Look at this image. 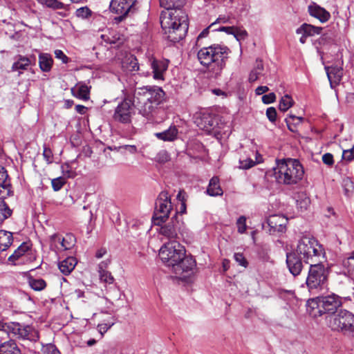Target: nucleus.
I'll use <instances>...</instances> for the list:
<instances>
[{
    "instance_id": "obj_1",
    "label": "nucleus",
    "mask_w": 354,
    "mask_h": 354,
    "mask_svg": "<svg viewBox=\"0 0 354 354\" xmlns=\"http://www.w3.org/2000/svg\"><path fill=\"white\" fill-rule=\"evenodd\" d=\"M165 93L158 86H144L135 89L133 101L129 95H125L123 100L115 109L113 118L122 124H129L135 115V107L144 117L149 118L153 116L158 106L165 101Z\"/></svg>"
},
{
    "instance_id": "obj_2",
    "label": "nucleus",
    "mask_w": 354,
    "mask_h": 354,
    "mask_svg": "<svg viewBox=\"0 0 354 354\" xmlns=\"http://www.w3.org/2000/svg\"><path fill=\"white\" fill-rule=\"evenodd\" d=\"M160 6L167 10L160 15V24L165 32L174 33L172 39L178 41L183 39L188 30V17L179 7L181 0H160Z\"/></svg>"
},
{
    "instance_id": "obj_3",
    "label": "nucleus",
    "mask_w": 354,
    "mask_h": 354,
    "mask_svg": "<svg viewBox=\"0 0 354 354\" xmlns=\"http://www.w3.org/2000/svg\"><path fill=\"white\" fill-rule=\"evenodd\" d=\"M230 50L225 46L213 44L200 49L198 59L214 77L219 76L225 66Z\"/></svg>"
},
{
    "instance_id": "obj_4",
    "label": "nucleus",
    "mask_w": 354,
    "mask_h": 354,
    "mask_svg": "<svg viewBox=\"0 0 354 354\" xmlns=\"http://www.w3.org/2000/svg\"><path fill=\"white\" fill-rule=\"evenodd\" d=\"M304 175L303 165L297 159L278 160L273 169V176L279 184L296 185L303 178Z\"/></svg>"
},
{
    "instance_id": "obj_5",
    "label": "nucleus",
    "mask_w": 354,
    "mask_h": 354,
    "mask_svg": "<svg viewBox=\"0 0 354 354\" xmlns=\"http://www.w3.org/2000/svg\"><path fill=\"white\" fill-rule=\"evenodd\" d=\"M309 265L306 284L311 294H317L327 287L328 272L320 262Z\"/></svg>"
},
{
    "instance_id": "obj_6",
    "label": "nucleus",
    "mask_w": 354,
    "mask_h": 354,
    "mask_svg": "<svg viewBox=\"0 0 354 354\" xmlns=\"http://www.w3.org/2000/svg\"><path fill=\"white\" fill-rule=\"evenodd\" d=\"M297 253L306 263L311 264L319 262L324 250L315 239L303 237L297 245Z\"/></svg>"
},
{
    "instance_id": "obj_7",
    "label": "nucleus",
    "mask_w": 354,
    "mask_h": 354,
    "mask_svg": "<svg viewBox=\"0 0 354 354\" xmlns=\"http://www.w3.org/2000/svg\"><path fill=\"white\" fill-rule=\"evenodd\" d=\"M185 247L176 241L165 243L159 250V257L162 263L172 270L184 257Z\"/></svg>"
},
{
    "instance_id": "obj_8",
    "label": "nucleus",
    "mask_w": 354,
    "mask_h": 354,
    "mask_svg": "<svg viewBox=\"0 0 354 354\" xmlns=\"http://www.w3.org/2000/svg\"><path fill=\"white\" fill-rule=\"evenodd\" d=\"M328 326L333 330L341 331L354 336V315L346 310H340L330 315L328 321Z\"/></svg>"
},
{
    "instance_id": "obj_9",
    "label": "nucleus",
    "mask_w": 354,
    "mask_h": 354,
    "mask_svg": "<svg viewBox=\"0 0 354 354\" xmlns=\"http://www.w3.org/2000/svg\"><path fill=\"white\" fill-rule=\"evenodd\" d=\"M309 304L313 308H317L319 315L325 313L334 315L337 308L342 306V300L338 295L332 293L326 296L322 295L312 299Z\"/></svg>"
},
{
    "instance_id": "obj_10",
    "label": "nucleus",
    "mask_w": 354,
    "mask_h": 354,
    "mask_svg": "<svg viewBox=\"0 0 354 354\" xmlns=\"http://www.w3.org/2000/svg\"><path fill=\"white\" fill-rule=\"evenodd\" d=\"M172 205L169 194L167 192L160 193L156 201L153 219L156 225H160L169 217Z\"/></svg>"
},
{
    "instance_id": "obj_11",
    "label": "nucleus",
    "mask_w": 354,
    "mask_h": 354,
    "mask_svg": "<svg viewBox=\"0 0 354 354\" xmlns=\"http://www.w3.org/2000/svg\"><path fill=\"white\" fill-rule=\"evenodd\" d=\"M10 334L18 339L37 342L39 338L38 331L30 325H22L17 322H10Z\"/></svg>"
},
{
    "instance_id": "obj_12",
    "label": "nucleus",
    "mask_w": 354,
    "mask_h": 354,
    "mask_svg": "<svg viewBox=\"0 0 354 354\" xmlns=\"http://www.w3.org/2000/svg\"><path fill=\"white\" fill-rule=\"evenodd\" d=\"M135 0H112L110 3V8L112 12L119 15L115 20L121 21L129 12L133 10Z\"/></svg>"
},
{
    "instance_id": "obj_13",
    "label": "nucleus",
    "mask_w": 354,
    "mask_h": 354,
    "mask_svg": "<svg viewBox=\"0 0 354 354\" xmlns=\"http://www.w3.org/2000/svg\"><path fill=\"white\" fill-rule=\"evenodd\" d=\"M218 118L209 113H203L197 120V125L207 133L217 134L220 133Z\"/></svg>"
},
{
    "instance_id": "obj_14",
    "label": "nucleus",
    "mask_w": 354,
    "mask_h": 354,
    "mask_svg": "<svg viewBox=\"0 0 354 354\" xmlns=\"http://www.w3.org/2000/svg\"><path fill=\"white\" fill-rule=\"evenodd\" d=\"M328 79L332 88L339 84L343 76V68L342 66H331L325 67Z\"/></svg>"
},
{
    "instance_id": "obj_15",
    "label": "nucleus",
    "mask_w": 354,
    "mask_h": 354,
    "mask_svg": "<svg viewBox=\"0 0 354 354\" xmlns=\"http://www.w3.org/2000/svg\"><path fill=\"white\" fill-rule=\"evenodd\" d=\"M159 233L164 238L171 241H176L178 238V222L173 219L171 222L162 225L159 230Z\"/></svg>"
},
{
    "instance_id": "obj_16",
    "label": "nucleus",
    "mask_w": 354,
    "mask_h": 354,
    "mask_svg": "<svg viewBox=\"0 0 354 354\" xmlns=\"http://www.w3.org/2000/svg\"><path fill=\"white\" fill-rule=\"evenodd\" d=\"M167 59H153L151 61V67L153 70V77L156 80H163L164 73L168 68Z\"/></svg>"
},
{
    "instance_id": "obj_17",
    "label": "nucleus",
    "mask_w": 354,
    "mask_h": 354,
    "mask_svg": "<svg viewBox=\"0 0 354 354\" xmlns=\"http://www.w3.org/2000/svg\"><path fill=\"white\" fill-rule=\"evenodd\" d=\"M196 266L195 259L191 256H186L185 253L183 259L180 261L179 263H177L173 271L176 274H182L184 272L192 271Z\"/></svg>"
},
{
    "instance_id": "obj_18",
    "label": "nucleus",
    "mask_w": 354,
    "mask_h": 354,
    "mask_svg": "<svg viewBox=\"0 0 354 354\" xmlns=\"http://www.w3.org/2000/svg\"><path fill=\"white\" fill-rule=\"evenodd\" d=\"M308 10L310 16L319 19L322 23L328 21L330 18V12L316 3H310Z\"/></svg>"
},
{
    "instance_id": "obj_19",
    "label": "nucleus",
    "mask_w": 354,
    "mask_h": 354,
    "mask_svg": "<svg viewBox=\"0 0 354 354\" xmlns=\"http://www.w3.org/2000/svg\"><path fill=\"white\" fill-rule=\"evenodd\" d=\"M301 257L299 258L295 253H288L286 255V263L290 272L297 276L300 274L302 270V263Z\"/></svg>"
},
{
    "instance_id": "obj_20",
    "label": "nucleus",
    "mask_w": 354,
    "mask_h": 354,
    "mask_svg": "<svg viewBox=\"0 0 354 354\" xmlns=\"http://www.w3.org/2000/svg\"><path fill=\"white\" fill-rule=\"evenodd\" d=\"M11 183L6 170L0 166V195L5 198L11 194Z\"/></svg>"
},
{
    "instance_id": "obj_21",
    "label": "nucleus",
    "mask_w": 354,
    "mask_h": 354,
    "mask_svg": "<svg viewBox=\"0 0 354 354\" xmlns=\"http://www.w3.org/2000/svg\"><path fill=\"white\" fill-rule=\"evenodd\" d=\"M101 38L105 43L115 44L116 46H120L124 40L123 35L114 30H109L107 32L101 35Z\"/></svg>"
},
{
    "instance_id": "obj_22",
    "label": "nucleus",
    "mask_w": 354,
    "mask_h": 354,
    "mask_svg": "<svg viewBox=\"0 0 354 354\" xmlns=\"http://www.w3.org/2000/svg\"><path fill=\"white\" fill-rule=\"evenodd\" d=\"M51 240L54 242H58L60 244L59 249L69 250L75 245V237L72 234H66L63 238L54 234L51 236Z\"/></svg>"
},
{
    "instance_id": "obj_23",
    "label": "nucleus",
    "mask_w": 354,
    "mask_h": 354,
    "mask_svg": "<svg viewBox=\"0 0 354 354\" xmlns=\"http://www.w3.org/2000/svg\"><path fill=\"white\" fill-rule=\"evenodd\" d=\"M15 62L12 64L11 69L12 71H19V74H21V71H26L32 64L30 58L19 55L15 57Z\"/></svg>"
},
{
    "instance_id": "obj_24",
    "label": "nucleus",
    "mask_w": 354,
    "mask_h": 354,
    "mask_svg": "<svg viewBox=\"0 0 354 354\" xmlns=\"http://www.w3.org/2000/svg\"><path fill=\"white\" fill-rule=\"evenodd\" d=\"M178 134V130L176 126H171L168 129L160 132L156 133L155 136L159 140L167 142H171L175 140Z\"/></svg>"
},
{
    "instance_id": "obj_25",
    "label": "nucleus",
    "mask_w": 354,
    "mask_h": 354,
    "mask_svg": "<svg viewBox=\"0 0 354 354\" xmlns=\"http://www.w3.org/2000/svg\"><path fill=\"white\" fill-rule=\"evenodd\" d=\"M0 354H21L16 342L10 339L0 344Z\"/></svg>"
},
{
    "instance_id": "obj_26",
    "label": "nucleus",
    "mask_w": 354,
    "mask_h": 354,
    "mask_svg": "<svg viewBox=\"0 0 354 354\" xmlns=\"http://www.w3.org/2000/svg\"><path fill=\"white\" fill-rule=\"evenodd\" d=\"M76 264V259L73 257H69L59 262V269L64 275H68L74 270Z\"/></svg>"
},
{
    "instance_id": "obj_27",
    "label": "nucleus",
    "mask_w": 354,
    "mask_h": 354,
    "mask_svg": "<svg viewBox=\"0 0 354 354\" xmlns=\"http://www.w3.org/2000/svg\"><path fill=\"white\" fill-rule=\"evenodd\" d=\"M206 192L211 196L223 195V189L219 185V178L217 176L211 178Z\"/></svg>"
},
{
    "instance_id": "obj_28",
    "label": "nucleus",
    "mask_w": 354,
    "mask_h": 354,
    "mask_svg": "<svg viewBox=\"0 0 354 354\" xmlns=\"http://www.w3.org/2000/svg\"><path fill=\"white\" fill-rule=\"evenodd\" d=\"M53 64L52 56L48 53H41L39 55V65L43 72H49Z\"/></svg>"
},
{
    "instance_id": "obj_29",
    "label": "nucleus",
    "mask_w": 354,
    "mask_h": 354,
    "mask_svg": "<svg viewBox=\"0 0 354 354\" xmlns=\"http://www.w3.org/2000/svg\"><path fill=\"white\" fill-rule=\"evenodd\" d=\"M322 28L314 26L310 24H304L296 30L297 34H304L309 36L319 35L322 32Z\"/></svg>"
},
{
    "instance_id": "obj_30",
    "label": "nucleus",
    "mask_w": 354,
    "mask_h": 354,
    "mask_svg": "<svg viewBox=\"0 0 354 354\" xmlns=\"http://www.w3.org/2000/svg\"><path fill=\"white\" fill-rule=\"evenodd\" d=\"M109 263V261L101 262L98 266V271L100 274V279L102 282L107 284H112L114 281L113 277L111 275V272L104 270V268L107 266Z\"/></svg>"
},
{
    "instance_id": "obj_31",
    "label": "nucleus",
    "mask_w": 354,
    "mask_h": 354,
    "mask_svg": "<svg viewBox=\"0 0 354 354\" xmlns=\"http://www.w3.org/2000/svg\"><path fill=\"white\" fill-rule=\"evenodd\" d=\"M286 220L284 217L278 215H274L269 218L268 224L269 225L279 232H283L286 228Z\"/></svg>"
},
{
    "instance_id": "obj_32",
    "label": "nucleus",
    "mask_w": 354,
    "mask_h": 354,
    "mask_svg": "<svg viewBox=\"0 0 354 354\" xmlns=\"http://www.w3.org/2000/svg\"><path fill=\"white\" fill-rule=\"evenodd\" d=\"M342 266L347 274L354 279V252L343 259Z\"/></svg>"
},
{
    "instance_id": "obj_33",
    "label": "nucleus",
    "mask_w": 354,
    "mask_h": 354,
    "mask_svg": "<svg viewBox=\"0 0 354 354\" xmlns=\"http://www.w3.org/2000/svg\"><path fill=\"white\" fill-rule=\"evenodd\" d=\"M12 234L5 230H0V246L3 251L6 250L12 243Z\"/></svg>"
},
{
    "instance_id": "obj_34",
    "label": "nucleus",
    "mask_w": 354,
    "mask_h": 354,
    "mask_svg": "<svg viewBox=\"0 0 354 354\" xmlns=\"http://www.w3.org/2000/svg\"><path fill=\"white\" fill-rule=\"evenodd\" d=\"M296 203L301 212L307 209L310 205V199L305 193H299L296 196Z\"/></svg>"
},
{
    "instance_id": "obj_35",
    "label": "nucleus",
    "mask_w": 354,
    "mask_h": 354,
    "mask_svg": "<svg viewBox=\"0 0 354 354\" xmlns=\"http://www.w3.org/2000/svg\"><path fill=\"white\" fill-rule=\"evenodd\" d=\"M28 284L32 289L36 291L43 290L46 287V281L40 278L30 277Z\"/></svg>"
},
{
    "instance_id": "obj_36",
    "label": "nucleus",
    "mask_w": 354,
    "mask_h": 354,
    "mask_svg": "<svg viewBox=\"0 0 354 354\" xmlns=\"http://www.w3.org/2000/svg\"><path fill=\"white\" fill-rule=\"evenodd\" d=\"M29 250V246L26 243H22L8 258V261L15 262L21 257L25 255L26 252Z\"/></svg>"
},
{
    "instance_id": "obj_37",
    "label": "nucleus",
    "mask_w": 354,
    "mask_h": 354,
    "mask_svg": "<svg viewBox=\"0 0 354 354\" xmlns=\"http://www.w3.org/2000/svg\"><path fill=\"white\" fill-rule=\"evenodd\" d=\"M76 96L80 99L87 100L89 99L90 90L85 84H79L76 86Z\"/></svg>"
},
{
    "instance_id": "obj_38",
    "label": "nucleus",
    "mask_w": 354,
    "mask_h": 354,
    "mask_svg": "<svg viewBox=\"0 0 354 354\" xmlns=\"http://www.w3.org/2000/svg\"><path fill=\"white\" fill-rule=\"evenodd\" d=\"M123 66L126 67L129 71H138L139 70L138 60L133 55L127 58L126 61L123 63Z\"/></svg>"
},
{
    "instance_id": "obj_39",
    "label": "nucleus",
    "mask_w": 354,
    "mask_h": 354,
    "mask_svg": "<svg viewBox=\"0 0 354 354\" xmlns=\"http://www.w3.org/2000/svg\"><path fill=\"white\" fill-rule=\"evenodd\" d=\"M294 104L292 97L288 95H285L279 101V109L280 111L285 112L289 109Z\"/></svg>"
},
{
    "instance_id": "obj_40",
    "label": "nucleus",
    "mask_w": 354,
    "mask_h": 354,
    "mask_svg": "<svg viewBox=\"0 0 354 354\" xmlns=\"http://www.w3.org/2000/svg\"><path fill=\"white\" fill-rule=\"evenodd\" d=\"M11 214V209L8 207L4 201L0 200V223L8 218Z\"/></svg>"
},
{
    "instance_id": "obj_41",
    "label": "nucleus",
    "mask_w": 354,
    "mask_h": 354,
    "mask_svg": "<svg viewBox=\"0 0 354 354\" xmlns=\"http://www.w3.org/2000/svg\"><path fill=\"white\" fill-rule=\"evenodd\" d=\"M177 199L180 201V205L177 209V213L184 214L186 212V203H185V192L179 191L176 196Z\"/></svg>"
},
{
    "instance_id": "obj_42",
    "label": "nucleus",
    "mask_w": 354,
    "mask_h": 354,
    "mask_svg": "<svg viewBox=\"0 0 354 354\" xmlns=\"http://www.w3.org/2000/svg\"><path fill=\"white\" fill-rule=\"evenodd\" d=\"M42 4L46 5L49 8H52L55 10L57 9H64V4L57 0H37Z\"/></svg>"
},
{
    "instance_id": "obj_43",
    "label": "nucleus",
    "mask_w": 354,
    "mask_h": 354,
    "mask_svg": "<svg viewBox=\"0 0 354 354\" xmlns=\"http://www.w3.org/2000/svg\"><path fill=\"white\" fill-rule=\"evenodd\" d=\"M304 118L302 117H297L293 115H290L288 118H286V122L288 129L291 131H294L295 129L292 127V124H300L303 121Z\"/></svg>"
},
{
    "instance_id": "obj_44",
    "label": "nucleus",
    "mask_w": 354,
    "mask_h": 354,
    "mask_svg": "<svg viewBox=\"0 0 354 354\" xmlns=\"http://www.w3.org/2000/svg\"><path fill=\"white\" fill-rule=\"evenodd\" d=\"M92 11L86 6L78 8L75 12L76 16L82 19H88L92 15Z\"/></svg>"
},
{
    "instance_id": "obj_45",
    "label": "nucleus",
    "mask_w": 354,
    "mask_h": 354,
    "mask_svg": "<svg viewBox=\"0 0 354 354\" xmlns=\"http://www.w3.org/2000/svg\"><path fill=\"white\" fill-rule=\"evenodd\" d=\"M66 183V180L63 177L56 178L52 180L51 184L54 191L57 192L62 189Z\"/></svg>"
},
{
    "instance_id": "obj_46",
    "label": "nucleus",
    "mask_w": 354,
    "mask_h": 354,
    "mask_svg": "<svg viewBox=\"0 0 354 354\" xmlns=\"http://www.w3.org/2000/svg\"><path fill=\"white\" fill-rule=\"evenodd\" d=\"M236 226L239 233L243 234L246 231V217L245 216H241L237 219Z\"/></svg>"
},
{
    "instance_id": "obj_47",
    "label": "nucleus",
    "mask_w": 354,
    "mask_h": 354,
    "mask_svg": "<svg viewBox=\"0 0 354 354\" xmlns=\"http://www.w3.org/2000/svg\"><path fill=\"white\" fill-rule=\"evenodd\" d=\"M233 35L237 41L244 40L248 37V32L245 30L236 27Z\"/></svg>"
},
{
    "instance_id": "obj_48",
    "label": "nucleus",
    "mask_w": 354,
    "mask_h": 354,
    "mask_svg": "<svg viewBox=\"0 0 354 354\" xmlns=\"http://www.w3.org/2000/svg\"><path fill=\"white\" fill-rule=\"evenodd\" d=\"M44 354H61L59 351L54 344H48L43 347Z\"/></svg>"
},
{
    "instance_id": "obj_49",
    "label": "nucleus",
    "mask_w": 354,
    "mask_h": 354,
    "mask_svg": "<svg viewBox=\"0 0 354 354\" xmlns=\"http://www.w3.org/2000/svg\"><path fill=\"white\" fill-rule=\"evenodd\" d=\"M255 165V162L251 158L239 160V168L243 169H248Z\"/></svg>"
},
{
    "instance_id": "obj_50",
    "label": "nucleus",
    "mask_w": 354,
    "mask_h": 354,
    "mask_svg": "<svg viewBox=\"0 0 354 354\" xmlns=\"http://www.w3.org/2000/svg\"><path fill=\"white\" fill-rule=\"evenodd\" d=\"M156 161L160 163H165L169 160V155L166 151H160L156 156Z\"/></svg>"
},
{
    "instance_id": "obj_51",
    "label": "nucleus",
    "mask_w": 354,
    "mask_h": 354,
    "mask_svg": "<svg viewBox=\"0 0 354 354\" xmlns=\"http://www.w3.org/2000/svg\"><path fill=\"white\" fill-rule=\"evenodd\" d=\"M234 260L239 265L245 268L248 265L247 260L241 253H235L234 255Z\"/></svg>"
},
{
    "instance_id": "obj_52",
    "label": "nucleus",
    "mask_w": 354,
    "mask_h": 354,
    "mask_svg": "<svg viewBox=\"0 0 354 354\" xmlns=\"http://www.w3.org/2000/svg\"><path fill=\"white\" fill-rule=\"evenodd\" d=\"M43 156L47 163H51L53 161V156L52 151L47 147H44Z\"/></svg>"
},
{
    "instance_id": "obj_53",
    "label": "nucleus",
    "mask_w": 354,
    "mask_h": 354,
    "mask_svg": "<svg viewBox=\"0 0 354 354\" xmlns=\"http://www.w3.org/2000/svg\"><path fill=\"white\" fill-rule=\"evenodd\" d=\"M266 115L268 120L274 122L277 119V111L274 107H269L266 110Z\"/></svg>"
},
{
    "instance_id": "obj_54",
    "label": "nucleus",
    "mask_w": 354,
    "mask_h": 354,
    "mask_svg": "<svg viewBox=\"0 0 354 354\" xmlns=\"http://www.w3.org/2000/svg\"><path fill=\"white\" fill-rule=\"evenodd\" d=\"M118 150H120V151L124 150L125 151H127L131 154H135L138 151V149H137V147L136 145H129L120 146L118 147Z\"/></svg>"
},
{
    "instance_id": "obj_55",
    "label": "nucleus",
    "mask_w": 354,
    "mask_h": 354,
    "mask_svg": "<svg viewBox=\"0 0 354 354\" xmlns=\"http://www.w3.org/2000/svg\"><path fill=\"white\" fill-rule=\"evenodd\" d=\"M55 56L57 59H61L62 63L66 64L68 62V57L64 53L62 50H55Z\"/></svg>"
},
{
    "instance_id": "obj_56",
    "label": "nucleus",
    "mask_w": 354,
    "mask_h": 354,
    "mask_svg": "<svg viewBox=\"0 0 354 354\" xmlns=\"http://www.w3.org/2000/svg\"><path fill=\"white\" fill-rule=\"evenodd\" d=\"M323 162L328 166H332L334 164L333 156L330 153H326L322 156Z\"/></svg>"
},
{
    "instance_id": "obj_57",
    "label": "nucleus",
    "mask_w": 354,
    "mask_h": 354,
    "mask_svg": "<svg viewBox=\"0 0 354 354\" xmlns=\"http://www.w3.org/2000/svg\"><path fill=\"white\" fill-rule=\"evenodd\" d=\"M275 100H276V95L274 93H270L267 95H264L262 97V102L266 104L274 102L275 101Z\"/></svg>"
},
{
    "instance_id": "obj_58",
    "label": "nucleus",
    "mask_w": 354,
    "mask_h": 354,
    "mask_svg": "<svg viewBox=\"0 0 354 354\" xmlns=\"http://www.w3.org/2000/svg\"><path fill=\"white\" fill-rule=\"evenodd\" d=\"M113 325V323H102L97 325V330L102 337L104 334Z\"/></svg>"
},
{
    "instance_id": "obj_59",
    "label": "nucleus",
    "mask_w": 354,
    "mask_h": 354,
    "mask_svg": "<svg viewBox=\"0 0 354 354\" xmlns=\"http://www.w3.org/2000/svg\"><path fill=\"white\" fill-rule=\"evenodd\" d=\"M344 194H345V195H346L347 196H349L350 192L354 188L353 183L351 180H347L344 181Z\"/></svg>"
},
{
    "instance_id": "obj_60",
    "label": "nucleus",
    "mask_w": 354,
    "mask_h": 354,
    "mask_svg": "<svg viewBox=\"0 0 354 354\" xmlns=\"http://www.w3.org/2000/svg\"><path fill=\"white\" fill-rule=\"evenodd\" d=\"M261 74L262 73H261V71H257L253 69L249 75L250 82H254L257 81L261 75Z\"/></svg>"
},
{
    "instance_id": "obj_61",
    "label": "nucleus",
    "mask_w": 354,
    "mask_h": 354,
    "mask_svg": "<svg viewBox=\"0 0 354 354\" xmlns=\"http://www.w3.org/2000/svg\"><path fill=\"white\" fill-rule=\"evenodd\" d=\"M343 158L348 161H351L354 159V153L352 149L344 150L343 151Z\"/></svg>"
},
{
    "instance_id": "obj_62",
    "label": "nucleus",
    "mask_w": 354,
    "mask_h": 354,
    "mask_svg": "<svg viewBox=\"0 0 354 354\" xmlns=\"http://www.w3.org/2000/svg\"><path fill=\"white\" fill-rule=\"evenodd\" d=\"M215 25V23H212L209 27L205 28L198 36L196 44H198L200 40L204 37H206L209 34V30Z\"/></svg>"
},
{
    "instance_id": "obj_63",
    "label": "nucleus",
    "mask_w": 354,
    "mask_h": 354,
    "mask_svg": "<svg viewBox=\"0 0 354 354\" xmlns=\"http://www.w3.org/2000/svg\"><path fill=\"white\" fill-rule=\"evenodd\" d=\"M235 28V26H220L218 28L215 29V30L225 32L227 34L233 35Z\"/></svg>"
},
{
    "instance_id": "obj_64",
    "label": "nucleus",
    "mask_w": 354,
    "mask_h": 354,
    "mask_svg": "<svg viewBox=\"0 0 354 354\" xmlns=\"http://www.w3.org/2000/svg\"><path fill=\"white\" fill-rule=\"evenodd\" d=\"M11 328L10 323H5L2 321H0V330H3L8 334H10Z\"/></svg>"
}]
</instances>
